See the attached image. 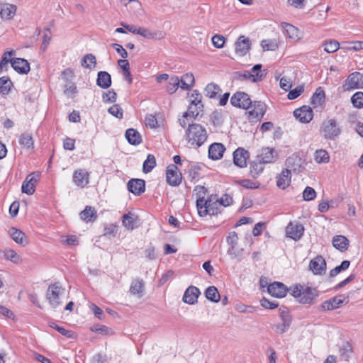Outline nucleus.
<instances>
[{
	"label": "nucleus",
	"instance_id": "nucleus-11",
	"mask_svg": "<svg viewBox=\"0 0 363 363\" xmlns=\"http://www.w3.org/2000/svg\"><path fill=\"white\" fill-rule=\"evenodd\" d=\"M73 182L79 187H84L89 184V174L86 169H78L73 173Z\"/></svg>",
	"mask_w": 363,
	"mask_h": 363
},
{
	"label": "nucleus",
	"instance_id": "nucleus-10",
	"mask_svg": "<svg viewBox=\"0 0 363 363\" xmlns=\"http://www.w3.org/2000/svg\"><path fill=\"white\" fill-rule=\"evenodd\" d=\"M233 163L240 168L247 166V161L250 157V153L243 147H238L233 152Z\"/></svg>",
	"mask_w": 363,
	"mask_h": 363
},
{
	"label": "nucleus",
	"instance_id": "nucleus-30",
	"mask_svg": "<svg viewBox=\"0 0 363 363\" xmlns=\"http://www.w3.org/2000/svg\"><path fill=\"white\" fill-rule=\"evenodd\" d=\"M96 84L102 89H108L111 85V77L105 71H100L97 74Z\"/></svg>",
	"mask_w": 363,
	"mask_h": 363
},
{
	"label": "nucleus",
	"instance_id": "nucleus-18",
	"mask_svg": "<svg viewBox=\"0 0 363 363\" xmlns=\"http://www.w3.org/2000/svg\"><path fill=\"white\" fill-rule=\"evenodd\" d=\"M309 268L314 274H322L325 272V260L322 256H317L310 262Z\"/></svg>",
	"mask_w": 363,
	"mask_h": 363
},
{
	"label": "nucleus",
	"instance_id": "nucleus-46",
	"mask_svg": "<svg viewBox=\"0 0 363 363\" xmlns=\"http://www.w3.org/2000/svg\"><path fill=\"white\" fill-rule=\"evenodd\" d=\"M13 84L8 77H0V93L6 95L9 93Z\"/></svg>",
	"mask_w": 363,
	"mask_h": 363
},
{
	"label": "nucleus",
	"instance_id": "nucleus-23",
	"mask_svg": "<svg viewBox=\"0 0 363 363\" xmlns=\"http://www.w3.org/2000/svg\"><path fill=\"white\" fill-rule=\"evenodd\" d=\"M235 52L240 56L245 55L250 49V39L241 35L238 38L235 44Z\"/></svg>",
	"mask_w": 363,
	"mask_h": 363
},
{
	"label": "nucleus",
	"instance_id": "nucleus-39",
	"mask_svg": "<svg viewBox=\"0 0 363 363\" xmlns=\"http://www.w3.org/2000/svg\"><path fill=\"white\" fill-rule=\"evenodd\" d=\"M235 75L238 79L242 80H250L252 82L260 81V76L258 74H252L250 71L237 72Z\"/></svg>",
	"mask_w": 363,
	"mask_h": 363
},
{
	"label": "nucleus",
	"instance_id": "nucleus-51",
	"mask_svg": "<svg viewBox=\"0 0 363 363\" xmlns=\"http://www.w3.org/2000/svg\"><path fill=\"white\" fill-rule=\"evenodd\" d=\"M15 55L14 50L7 51L4 53L0 61V71L7 70L8 63L11 62L10 57Z\"/></svg>",
	"mask_w": 363,
	"mask_h": 363
},
{
	"label": "nucleus",
	"instance_id": "nucleus-55",
	"mask_svg": "<svg viewBox=\"0 0 363 363\" xmlns=\"http://www.w3.org/2000/svg\"><path fill=\"white\" fill-rule=\"evenodd\" d=\"M351 101L354 107L358 108H363V92L358 91L353 94Z\"/></svg>",
	"mask_w": 363,
	"mask_h": 363
},
{
	"label": "nucleus",
	"instance_id": "nucleus-7",
	"mask_svg": "<svg viewBox=\"0 0 363 363\" xmlns=\"http://www.w3.org/2000/svg\"><path fill=\"white\" fill-rule=\"evenodd\" d=\"M344 86L346 90L363 88V74L357 72L350 74L347 77Z\"/></svg>",
	"mask_w": 363,
	"mask_h": 363
},
{
	"label": "nucleus",
	"instance_id": "nucleus-3",
	"mask_svg": "<svg viewBox=\"0 0 363 363\" xmlns=\"http://www.w3.org/2000/svg\"><path fill=\"white\" fill-rule=\"evenodd\" d=\"M62 291V287L57 283L49 286L46 292V298L52 308H56L61 304L60 296Z\"/></svg>",
	"mask_w": 363,
	"mask_h": 363
},
{
	"label": "nucleus",
	"instance_id": "nucleus-13",
	"mask_svg": "<svg viewBox=\"0 0 363 363\" xmlns=\"http://www.w3.org/2000/svg\"><path fill=\"white\" fill-rule=\"evenodd\" d=\"M267 291L271 296L280 298L286 295L288 289L284 284L275 281L268 286Z\"/></svg>",
	"mask_w": 363,
	"mask_h": 363
},
{
	"label": "nucleus",
	"instance_id": "nucleus-26",
	"mask_svg": "<svg viewBox=\"0 0 363 363\" xmlns=\"http://www.w3.org/2000/svg\"><path fill=\"white\" fill-rule=\"evenodd\" d=\"M138 217L135 213L128 212L122 216L123 225L129 230H133L138 226Z\"/></svg>",
	"mask_w": 363,
	"mask_h": 363
},
{
	"label": "nucleus",
	"instance_id": "nucleus-54",
	"mask_svg": "<svg viewBox=\"0 0 363 363\" xmlns=\"http://www.w3.org/2000/svg\"><path fill=\"white\" fill-rule=\"evenodd\" d=\"M244 250L242 248H237L236 247H230L228 250V254L230 256L231 259H236L238 261L242 260V257Z\"/></svg>",
	"mask_w": 363,
	"mask_h": 363
},
{
	"label": "nucleus",
	"instance_id": "nucleus-37",
	"mask_svg": "<svg viewBox=\"0 0 363 363\" xmlns=\"http://www.w3.org/2000/svg\"><path fill=\"white\" fill-rule=\"evenodd\" d=\"M194 84V77L192 73H186L180 79V88L189 90Z\"/></svg>",
	"mask_w": 363,
	"mask_h": 363
},
{
	"label": "nucleus",
	"instance_id": "nucleus-21",
	"mask_svg": "<svg viewBox=\"0 0 363 363\" xmlns=\"http://www.w3.org/2000/svg\"><path fill=\"white\" fill-rule=\"evenodd\" d=\"M225 147L223 144L214 143L208 147V157L213 160H218L223 157Z\"/></svg>",
	"mask_w": 363,
	"mask_h": 363
},
{
	"label": "nucleus",
	"instance_id": "nucleus-62",
	"mask_svg": "<svg viewBox=\"0 0 363 363\" xmlns=\"http://www.w3.org/2000/svg\"><path fill=\"white\" fill-rule=\"evenodd\" d=\"M145 123L147 127L155 128L157 126V120L152 114L147 115L145 118Z\"/></svg>",
	"mask_w": 363,
	"mask_h": 363
},
{
	"label": "nucleus",
	"instance_id": "nucleus-40",
	"mask_svg": "<svg viewBox=\"0 0 363 363\" xmlns=\"http://www.w3.org/2000/svg\"><path fill=\"white\" fill-rule=\"evenodd\" d=\"M205 95L211 99L216 98L217 95H220L221 89L217 84L214 83L208 84L204 89Z\"/></svg>",
	"mask_w": 363,
	"mask_h": 363
},
{
	"label": "nucleus",
	"instance_id": "nucleus-9",
	"mask_svg": "<svg viewBox=\"0 0 363 363\" xmlns=\"http://www.w3.org/2000/svg\"><path fill=\"white\" fill-rule=\"evenodd\" d=\"M294 116L300 122L307 123L313 119V112L310 106H303L294 111Z\"/></svg>",
	"mask_w": 363,
	"mask_h": 363
},
{
	"label": "nucleus",
	"instance_id": "nucleus-29",
	"mask_svg": "<svg viewBox=\"0 0 363 363\" xmlns=\"http://www.w3.org/2000/svg\"><path fill=\"white\" fill-rule=\"evenodd\" d=\"M281 26L290 39L296 41L301 38V32L296 27L285 22H282Z\"/></svg>",
	"mask_w": 363,
	"mask_h": 363
},
{
	"label": "nucleus",
	"instance_id": "nucleus-64",
	"mask_svg": "<svg viewBox=\"0 0 363 363\" xmlns=\"http://www.w3.org/2000/svg\"><path fill=\"white\" fill-rule=\"evenodd\" d=\"M304 89L303 86H298L294 89L291 90L288 94V99L293 100L298 97L303 91Z\"/></svg>",
	"mask_w": 363,
	"mask_h": 363
},
{
	"label": "nucleus",
	"instance_id": "nucleus-32",
	"mask_svg": "<svg viewBox=\"0 0 363 363\" xmlns=\"http://www.w3.org/2000/svg\"><path fill=\"white\" fill-rule=\"evenodd\" d=\"M333 245L337 250L345 252L348 248L349 240L343 235H336L333 239Z\"/></svg>",
	"mask_w": 363,
	"mask_h": 363
},
{
	"label": "nucleus",
	"instance_id": "nucleus-19",
	"mask_svg": "<svg viewBox=\"0 0 363 363\" xmlns=\"http://www.w3.org/2000/svg\"><path fill=\"white\" fill-rule=\"evenodd\" d=\"M318 296V291L315 288L306 287L303 289L299 302L303 304H313Z\"/></svg>",
	"mask_w": 363,
	"mask_h": 363
},
{
	"label": "nucleus",
	"instance_id": "nucleus-8",
	"mask_svg": "<svg viewBox=\"0 0 363 363\" xmlns=\"http://www.w3.org/2000/svg\"><path fill=\"white\" fill-rule=\"evenodd\" d=\"M166 175L167 182L169 185L177 186L181 184L182 179V174L176 165H169L167 169Z\"/></svg>",
	"mask_w": 363,
	"mask_h": 363
},
{
	"label": "nucleus",
	"instance_id": "nucleus-12",
	"mask_svg": "<svg viewBox=\"0 0 363 363\" xmlns=\"http://www.w3.org/2000/svg\"><path fill=\"white\" fill-rule=\"evenodd\" d=\"M286 164L287 166L286 169H289L291 172L293 171L294 173H299L303 168V161L296 154L289 156L286 161Z\"/></svg>",
	"mask_w": 363,
	"mask_h": 363
},
{
	"label": "nucleus",
	"instance_id": "nucleus-4",
	"mask_svg": "<svg viewBox=\"0 0 363 363\" xmlns=\"http://www.w3.org/2000/svg\"><path fill=\"white\" fill-rule=\"evenodd\" d=\"M231 104L238 108L248 109L252 105V101L247 94L237 91L230 99Z\"/></svg>",
	"mask_w": 363,
	"mask_h": 363
},
{
	"label": "nucleus",
	"instance_id": "nucleus-45",
	"mask_svg": "<svg viewBox=\"0 0 363 363\" xmlns=\"http://www.w3.org/2000/svg\"><path fill=\"white\" fill-rule=\"evenodd\" d=\"M82 66L89 69H92L96 67V57L92 54L85 55L81 62Z\"/></svg>",
	"mask_w": 363,
	"mask_h": 363
},
{
	"label": "nucleus",
	"instance_id": "nucleus-44",
	"mask_svg": "<svg viewBox=\"0 0 363 363\" xmlns=\"http://www.w3.org/2000/svg\"><path fill=\"white\" fill-rule=\"evenodd\" d=\"M206 298L212 302L217 303L220 298V294L216 286H211L206 289L205 291Z\"/></svg>",
	"mask_w": 363,
	"mask_h": 363
},
{
	"label": "nucleus",
	"instance_id": "nucleus-25",
	"mask_svg": "<svg viewBox=\"0 0 363 363\" xmlns=\"http://www.w3.org/2000/svg\"><path fill=\"white\" fill-rule=\"evenodd\" d=\"M253 107V109L249 111L250 118L260 121L265 114L266 105L261 101H255Z\"/></svg>",
	"mask_w": 363,
	"mask_h": 363
},
{
	"label": "nucleus",
	"instance_id": "nucleus-47",
	"mask_svg": "<svg viewBox=\"0 0 363 363\" xmlns=\"http://www.w3.org/2000/svg\"><path fill=\"white\" fill-rule=\"evenodd\" d=\"M156 165V160L153 155L149 154L145 160L143 171L145 173L150 172Z\"/></svg>",
	"mask_w": 363,
	"mask_h": 363
},
{
	"label": "nucleus",
	"instance_id": "nucleus-5",
	"mask_svg": "<svg viewBox=\"0 0 363 363\" xmlns=\"http://www.w3.org/2000/svg\"><path fill=\"white\" fill-rule=\"evenodd\" d=\"M40 174L38 172H33L27 176L22 184L21 190L23 193L32 195L35 191V186L40 179Z\"/></svg>",
	"mask_w": 363,
	"mask_h": 363
},
{
	"label": "nucleus",
	"instance_id": "nucleus-43",
	"mask_svg": "<svg viewBox=\"0 0 363 363\" xmlns=\"http://www.w3.org/2000/svg\"><path fill=\"white\" fill-rule=\"evenodd\" d=\"M144 290V284L143 280H133L130 284V291L132 294L138 295L140 297L143 296Z\"/></svg>",
	"mask_w": 363,
	"mask_h": 363
},
{
	"label": "nucleus",
	"instance_id": "nucleus-34",
	"mask_svg": "<svg viewBox=\"0 0 363 363\" xmlns=\"http://www.w3.org/2000/svg\"><path fill=\"white\" fill-rule=\"evenodd\" d=\"M325 92L321 87L316 89L315 91L311 97V104L314 108L321 106L325 102Z\"/></svg>",
	"mask_w": 363,
	"mask_h": 363
},
{
	"label": "nucleus",
	"instance_id": "nucleus-36",
	"mask_svg": "<svg viewBox=\"0 0 363 363\" xmlns=\"http://www.w3.org/2000/svg\"><path fill=\"white\" fill-rule=\"evenodd\" d=\"M339 352L342 359L349 362L353 352L352 345L349 342H346L340 347Z\"/></svg>",
	"mask_w": 363,
	"mask_h": 363
},
{
	"label": "nucleus",
	"instance_id": "nucleus-57",
	"mask_svg": "<svg viewBox=\"0 0 363 363\" xmlns=\"http://www.w3.org/2000/svg\"><path fill=\"white\" fill-rule=\"evenodd\" d=\"M108 113L117 118H122L123 116V109L118 104H114L111 106L108 110Z\"/></svg>",
	"mask_w": 363,
	"mask_h": 363
},
{
	"label": "nucleus",
	"instance_id": "nucleus-22",
	"mask_svg": "<svg viewBox=\"0 0 363 363\" xmlns=\"http://www.w3.org/2000/svg\"><path fill=\"white\" fill-rule=\"evenodd\" d=\"M11 67L19 74H27L30 71V64L23 58H14L11 60Z\"/></svg>",
	"mask_w": 363,
	"mask_h": 363
},
{
	"label": "nucleus",
	"instance_id": "nucleus-17",
	"mask_svg": "<svg viewBox=\"0 0 363 363\" xmlns=\"http://www.w3.org/2000/svg\"><path fill=\"white\" fill-rule=\"evenodd\" d=\"M277 157V152L274 149L270 147L262 148L260 154L257 156V159L264 164L274 162Z\"/></svg>",
	"mask_w": 363,
	"mask_h": 363
},
{
	"label": "nucleus",
	"instance_id": "nucleus-48",
	"mask_svg": "<svg viewBox=\"0 0 363 363\" xmlns=\"http://www.w3.org/2000/svg\"><path fill=\"white\" fill-rule=\"evenodd\" d=\"M324 50L328 53H333L340 48V43L335 40H325L323 43Z\"/></svg>",
	"mask_w": 363,
	"mask_h": 363
},
{
	"label": "nucleus",
	"instance_id": "nucleus-52",
	"mask_svg": "<svg viewBox=\"0 0 363 363\" xmlns=\"http://www.w3.org/2000/svg\"><path fill=\"white\" fill-rule=\"evenodd\" d=\"M19 143L27 148H33V139L28 133H23L20 136Z\"/></svg>",
	"mask_w": 363,
	"mask_h": 363
},
{
	"label": "nucleus",
	"instance_id": "nucleus-50",
	"mask_svg": "<svg viewBox=\"0 0 363 363\" xmlns=\"http://www.w3.org/2000/svg\"><path fill=\"white\" fill-rule=\"evenodd\" d=\"M49 326L50 328L55 329L60 334H62V335H64L68 338L73 339V338L76 337V335L73 331L66 330L65 328H64L61 326H59L58 325H57L56 323H55L53 322L49 323Z\"/></svg>",
	"mask_w": 363,
	"mask_h": 363
},
{
	"label": "nucleus",
	"instance_id": "nucleus-27",
	"mask_svg": "<svg viewBox=\"0 0 363 363\" xmlns=\"http://www.w3.org/2000/svg\"><path fill=\"white\" fill-rule=\"evenodd\" d=\"M11 238L18 244L26 246L28 244V239L25 233L19 229L11 228L9 231Z\"/></svg>",
	"mask_w": 363,
	"mask_h": 363
},
{
	"label": "nucleus",
	"instance_id": "nucleus-61",
	"mask_svg": "<svg viewBox=\"0 0 363 363\" xmlns=\"http://www.w3.org/2000/svg\"><path fill=\"white\" fill-rule=\"evenodd\" d=\"M227 243L230 247H236L238 242V236L235 231L230 232L226 238Z\"/></svg>",
	"mask_w": 363,
	"mask_h": 363
},
{
	"label": "nucleus",
	"instance_id": "nucleus-1",
	"mask_svg": "<svg viewBox=\"0 0 363 363\" xmlns=\"http://www.w3.org/2000/svg\"><path fill=\"white\" fill-rule=\"evenodd\" d=\"M188 143L194 147L201 146L207 140L208 134L206 128L200 124H189L186 133Z\"/></svg>",
	"mask_w": 363,
	"mask_h": 363
},
{
	"label": "nucleus",
	"instance_id": "nucleus-49",
	"mask_svg": "<svg viewBox=\"0 0 363 363\" xmlns=\"http://www.w3.org/2000/svg\"><path fill=\"white\" fill-rule=\"evenodd\" d=\"M4 257L15 264H19L21 262V257L12 249H5Z\"/></svg>",
	"mask_w": 363,
	"mask_h": 363
},
{
	"label": "nucleus",
	"instance_id": "nucleus-60",
	"mask_svg": "<svg viewBox=\"0 0 363 363\" xmlns=\"http://www.w3.org/2000/svg\"><path fill=\"white\" fill-rule=\"evenodd\" d=\"M303 287L301 284H296L290 287L288 291L290 292L291 295L295 298H301L302 292L303 291Z\"/></svg>",
	"mask_w": 363,
	"mask_h": 363
},
{
	"label": "nucleus",
	"instance_id": "nucleus-38",
	"mask_svg": "<svg viewBox=\"0 0 363 363\" xmlns=\"http://www.w3.org/2000/svg\"><path fill=\"white\" fill-rule=\"evenodd\" d=\"M196 207L198 214L201 217L206 216L209 213L210 208H208V200H205L203 197L197 199Z\"/></svg>",
	"mask_w": 363,
	"mask_h": 363
},
{
	"label": "nucleus",
	"instance_id": "nucleus-63",
	"mask_svg": "<svg viewBox=\"0 0 363 363\" xmlns=\"http://www.w3.org/2000/svg\"><path fill=\"white\" fill-rule=\"evenodd\" d=\"M212 43L217 48H221L224 46L225 38L220 35H215L212 37Z\"/></svg>",
	"mask_w": 363,
	"mask_h": 363
},
{
	"label": "nucleus",
	"instance_id": "nucleus-28",
	"mask_svg": "<svg viewBox=\"0 0 363 363\" xmlns=\"http://www.w3.org/2000/svg\"><path fill=\"white\" fill-rule=\"evenodd\" d=\"M291 170L284 169L277 177V185L279 188L285 189L291 183Z\"/></svg>",
	"mask_w": 363,
	"mask_h": 363
},
{
	"label": "nucleus",
	"instance_id": "nucleus-6",
	"mask_svg": "<svg viewBox=\"0 0 363 363\" xmlns=\"http://www.w3.org/2000/svg\"><path fill=\"white\" fill-rule=\"evenodd\" d=\"M190 106L189 107V109L187 111H186L184 113V117H192L193 118H195L198 116V112L196 111H192L193 108L201 106V107H203L202 103H201V99L202 96L201 94L199 92L198 90H194L192 91L191 95H190Z\"/></svg>",
	"mask_w": 363,
	"mask_h": 363
},
{
	"label": "nucleus",
	"instance_id": "nucleus-15",
	"mask_svg": "<svg viewBox=\"0 0 363 363\" xmlns=\"http://www.w3.org/2000/svg\"><path fill=\"white\" fill-rule=\"evenodd\" d=\"M304 232V227L302 224H293L290 223L286 228V233L289 238L297 241L301 239Z\"/></svg>",
	"mask_w": 363,
	"mask_h": 363
},
{
	"label": "nucleus",
	"instance_id": "nucleus-16",
	"mask_svg": "<svg viewBox=\"0 0 363 363\" xmlns=\"http://www.w3.org/2000/svg\"><path fill=\"white\" fill-rule=\"evenodd\" d=\"M200 294L201 291L199 288L194 286H190L184 291L182 300L184 303L192 305L197 302Z\"/></svg>",
	"mask_w": 363,
	"mask_h": 363
},
{
	"label": "nucleus",
	"instance_id": "nucleus-41",
	"mask_svg": "<svg viewBox=\"0 0 363 363\" xmlns=\"http://www.w3.org/2000/svg\"><path fill=\"white\" fill-rule=\"evenodd\" d=\"M80 217L86 222L92 221L96 218V212L91 206H86L84 210L81 212Z\"/></svg>",
	"mask_w": 363,
	"mask_h": 363
},
{
	"label": "nucleus",
	"instance_id": "nucleus-20",
	"mask_svg": "<svg viewBox=\"0 0 363 363\" xmlns=\"http://www.w3.org/2000/svg\"><path fill=\"white\" fill-rule=\"evenodd\" d=\"M137 35H140L148 40H161L164 38L165 33L161 30L151 31L146 28H138Z\"/></svg>",
	"mask_w": 363,
	"mask_h": 363
},
{
	"label": "nucleus",
	"instance_id": "nucleus-58",
	"mask_svg": "<svg viewBox=\"0 0 363 363\" xmlns=\"http://www.w3.org/2000/svg\"><path fill=\"white\" fill-rule=\"evenodd\" d=\"M316 197L315 191L311 186H307L303 192V198L305 201H312Z\"/></svg>",
	"mask_w": 363,
	"mask_h": 363
},
{
	"label": "nucleus",
	"instance_id": "nucleus-2",
	"mask_svg": "<svg viewBox=\"0 0 363 363\" xmlns=\"http://www.w3.org/2000/svg\"><path fill=\"white\" fill-rule=\"evenodd\" d=\"M320 132L327 140H334L341 133V129L334 118L324 121L320 126Z\"/></svg>",
	"mask_w": 363,
	"mask_h": 363
},
{
	"label": "nucleus",
	"instance_id": "nucleus-33",
	"mask_svg": "<svg viewBox=\"0 0 363 363\" xmlns=\"http://www.w3.org/2000/svg\"><path fill=\"white\" fill-rule=\"evenodd\" d=\"M16 11V6L11 4H4L0 11V15L2 18L11 19Z\"/></svg>",
	"mask_w": 363,
	"mask_h": 363
},
{
	"label": "nucleus",
	"instance_id": "nucleus-14",
	"mask_svg": "<svg viewBox=\"0 0 363 363\" xmlns=\"http://www.w3.org/2000/svg\"><path fill=\"white\" fill-rule=\"evenodd\" d=\"M130 192L135 196H140L145 191V183L143 179H131L127 184Z\"/></svg>",
	"mask_w": 363,
	"mask_h": 363
},
{
	"label": "nucleus",
	"instance_id": "nucleus-56",
	"mask_svg": "<svg viewBox=\"0 0 363 363\" xmlns=\"http://www.w3.org/2000/svg\"><path fill=\"white\" fill-rule=\"evenodd\" d=\"M261 45L264 50L274 51L278 48V44L275 40H263Z\"/></svg>",
	"mask_w": 363,
	"mask_h": 363
},
{
	"label": "nucleus",
	"instance_id": "nucleus-31",
	"mask_svg": "<svg viewBox=\"0 0 363 363\" xmlns=\"http://www.w3.org/2000/svg\"><path fill=\"white\" fill-rule=\"evenodd\" d=\"M125 136L128 142L133 145H138L142 143L140 133L134 128H129L125 131Z\"/></svg>",
	"mask_w": 363,
	"mask_h": 363
},
{
	"label": "nucleus",
	"instance_id": "nucleus-24",
	"mask_svg": "<svg viewBox=\"0 0 363 363\" xmlns=\"http://www.w3.org/2000/svg\"><path fill=\"white\" fill-rule=\"evenodd\" d=\"M345 300L344 296L339 295L330 298L322 303L321 309L323 311H330L338 308Z\"/></svg>",
	"mask_w": 363,
	"mask_h": 363
},
{
	"label": "nucleus",
	"instance_id": "nucleus-42",
	"mask_svg": "<svg viewBox=\"0 0 363 363\" xmlns=\"http://www.w3.org/2000/svg\"><path fill=\"white\" fill-rule=\"evenodd\" d=\"M179 87H180V79L177 76H172L169 79L166 91L169 94H172L176 92Z\"/></svg>",
	"mask_w": 363,
	"mask_h": 363
},
{
	"label": "nucleus",
	"instance_id": "nucleus-35",
	"mask_svg": "<svg viewBox=\"0 0 363 363\" xmlns=\"http://www.w3.org/2000/svg\"><path fill=\"white\" fill-rule=\"evenodd\" d=\"M264 164L259 160H257L250 163V174L253 178H257L263 171Z\"/></svg>",
	"mask_w": 363,
	"mask_h": 363
},
{
	"label": "nucleus",
	"instance_id": "nucleus-53",
	"mask_svg": "<svg viewBox=\"0 0 363 363\" xmlns=\"http://www.w3.org/2000/svg\"><path fill=\"white\" fill-rule=\"evenodd\" d=\"M329 155L325 150H318L315 152V160L318 163H327L329 162Z\"/></svg>",
	"mask_w": 363,
	"mask_h": 363
},
{
	"label": "nucleus",
	"instance_id": "nucleus-59",
	"mask_svg": "<svg viewBox=\"0 0 363 363\" xmlns=\"http://www.w3.org/2000/svg\"><path fill=\"white\" fill-rule=\"evenodd\" d=\"M102 98L105 103H113L116 101L117 94L113 90H109L103 94Z\"/></svg>",
	"mask_w": 363,
	"mask_h": 363
}]
</instances>
